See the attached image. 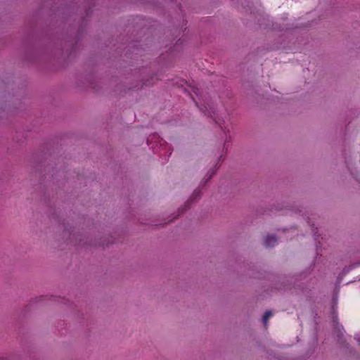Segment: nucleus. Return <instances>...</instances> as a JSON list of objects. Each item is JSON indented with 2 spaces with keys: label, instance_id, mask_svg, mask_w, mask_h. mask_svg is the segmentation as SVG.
<instances>
[{
  "label": "nucleus",
  "instance_id": "1",
  "mask_svg": "<svg viewBox=\"0 0 360 360\" xmlns=\"http://www.w3.org/2000/svg\"><path fill=\"white\" fill-rule=\"evenodd\" d=\"M276 239L274 236H268L265 240L266 246L269 247L276 243Z\"/></svg>",
  "mask_w": 360,
  "mask_h": 360
},
{
  "label": "nucleus",
  "instance_id": "2",
  "mask_svg": "<svg viewBox=\"0 0 360 360\" xmlns=\"http://www.w3.org/2000/svg\"><path fill=\"white\" fill-rule=\"evenodd\" d=\"M271 315H272V314H271V312L270 311H267L265 312V314H264V315L263 316V322H264L265 326L267 325L269 319L271 317Z\"/></svg>",
  "mask_w": 360,
  "mask_h": 360
},
{
  "label": "nucleus",
  "instance_id": "3",
  "mask_svg": "<svg viewBox=\"0 0 360 360\" xmlns=\"http://www.w3.org/2000/svg\"><path fill=\"white\" fill-rule=\"evenodd\" d=\"M359 343H360V339L359 340Z\"/></svg>",
  "mask_w": 360,
  "mask_h": 360
}]
</instances>
